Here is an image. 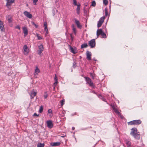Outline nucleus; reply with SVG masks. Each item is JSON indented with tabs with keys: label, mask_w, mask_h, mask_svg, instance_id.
Returning a JSON list of instances; mask_svg holds the SVG:
<instances>
[{
	"label": "nucleus",
	"mask_w": 147,
	"mask_h": 147,
	"mask_svg": "<svg viewBox=\"0 0 147 147\" xmlns=\"http://www.w3.org/2000/svg\"><path fill=\"white\" fill-rule=\"evenodd\" d=\"M53 16H54L55 14V11L53 10Z\"/></svg>",
	"instance_id": "8fccbe9b"
},
{
	"label": "nucleus",
	"mask_w": 147,
	"mask_h": 147,
	"mask_svg": "<svg viewBox=\"0 0 147 147\" xmlns=\"http://www.w3.org/2000/svg\"><path fill=\"white\" fill-rule=\"evenodd\" d=\"M48 113L51 114L52 113V111L51 109H49L48 110Z\"/></svg>",
	"instance_id": "4c0bfd02"
},
{
	"label": "nucleus",
	"mask_w": 147,
	"mask_h": 147,
	"mask_svg": "<svg viewBox=\"0 0 147 147\" xmlns=\"http://www.w3.org/2000/svg\"><path fill=\"white\" fill-rule=\"evenodd\" d=\"M84 5L85 6H87L88 5V3H84Z\"/></svg>",
	"instance_id": "09e8293b"
},
{
	"label": "nucleus",
	"mask_w": 147,
	"mask_h": 147,
	"mask_svg": "<svg viewBox=\"0 0 147 147\" xmlns=\"http://www.w3.org/2000/svg\"><path fill=\"white\" fill-rule=\"evenodd\" d=\"M73 4L75 6H77V7L76 8L77 13L79 15L80 13V9L81 5L79 3H77V1L76 0H73Z\"/></svg>",
	"instance_id": "f03ea898"
},
{
	"label": "nucleus",
	"mask_w": 147,
	"mask_h": 147,
	"mask_svg": "<svg viewBox=\"0 0 147 147\" xmlns=\"http://www.w3.org/2000/svg\"><path fill=\"white\" fill-rule=\"evenodd\" d=\"M89 45L90 46L91 48H93L95 46L96 42L95 39H92L89 41Z\"/></svg>",
	"instance_id": "39448f33"
},
{
	"label": "nucleus",
	"mask_w": 147,
	"mask_h": 147,
	"mask_svg": "<svg viewBox=\"0 0 147 147\" xmlns=\"http://www.w3.org/2000/svg\"><path fill=\"white\" fill-rule=\"evenodd\" d=\"M65 102V100H61V106H62L63 105V102Z\"/></svg>",
	"instance_id": "58836bf2"
},
{
	"label": "nucleus",
	"mask_w": 147,
	"mask_h": 147,
	"mask_svg": "<svg viewBox=\"0 0 147 147\" xmlns=\"http://www.w3.org/2000/svg\"><path fill=\"white\" fill-rule=\"evenodd\" d=\"M111 107H112V108L113 109H114L116 107H115V106L114 105H111Z\"/></svg>",
	"instance_id": "79ce46f5"
},
{
	"label": "nucleus",
	"mask_w": 147,
	"mask_h": 147,
	"mask_svg": "<svg viewBox=\"0 0 147 147\" xmlns=\"http://www.w3.org/2000/svg\"><path fill=\"white\" fill-rule=\"evenodd\" d=\"M57 80H56L55 81V82L54 83V84L55 85V86H56L57 85Z\"/></svg>",
	"instance_id": "37998d69"
},
{
	"label": "nucleus",
	"mask_w": 147,
	"mask_h": 147,
	"mask_svg": "<svg viewBox=\"0 0 147 147\" xmlns=\"http://www.w3.org/2000/svg\"><path fill=\"white\" fill-rule=\"evenodd\" d=\"M24 15L27 18L31 19L32 17V15L28 11H25L24 12Z\"/></svg>",
	"instance_id": "1a4fd4ad"
},
{
	"label": "nucleus",
	"mask_w": 147,
	"mask_h": 147,
	"mask_svg": "<svg viewBox=\"0 0 147 147\" xmlns=\"http://www.w3.org/2000/svg\"><path fill=\"white\" fill-rule=\"evenodd\" d=\"M16 29H18L19 30H20V28L19 26L17 25L16 26Z\"/></svg>",
	"instance_id": "ea45409f"
},
{
	"label": "nucleus",
	"mask_w": 147,
	"mask_h": 147,
	"mask_svg": "<svg viewBox=\"0 0 147 147\" xmlns=\"http://www.w3.org/2000/svg\"><path fill=\"white\" fill-rule=\"evenodd\" d=\"M37 92H34V89L31 91L30 94V96L31 98L32 99L36 95Z\"/></svg>",
	"instance_id": "2eb2a0df"
},
{
	"label": "nucleus",
	"mask_w": 147,
	"mask_h": 147,
	"mask_svg": "<svg viewBox=\"0 0 147 147\" xmlns=\"http://www.w3.org/2000/svg\"><path fill=\"white\" fill-rule=\"evenodd\" d=\"M137 130L136 128H133L131 129L130 134L132 136L136 139H139L140 138L139 134L137 133Z\"/></svg>",
	"instance_id": "f257e3e1"
},
{
	"label": "nucleus",
	"mask_w": 147,
	"mask_h": 147,
	"mask_svg": "<svg viewBox=\"0 0 147 147\" xmlns=\"http://www.w3.org/2000/svg\"><path fill=\"white\" fill-rule=\"evenodd\" d=\"M101 35L102 36V37L103 38H106L107 37L106 34L103 32L101 34Z\"/></svg>",
	"instance_id": "7c9ffc66"
},
{
	"label": "nucleus",
	"mask_w": 147,
	"mask_h": 147,
	"mask_svg": "<svg viewBox=\"0 0 147 147\" xmlns=\"http://www.w3.org/2000/svg\"><path fill=\"white\" fill-rule=\"evenodd\" d=\"M84 78L86 82V84H88L90 86H94L92 81L89 78L85 76Z\"/></svg>",
	"instance_id": "20e7f679"
},
{
	"label": "nucleus",
	"mask_w": 147,
	"mask_h": 147,
	"mask_svg": "<svg viewBox=\"0 0 147 147\" xmlns=\"http://www.w3.org/2000/svg\"><path fill=\"white\" fill-rule=\"evenodd\" d=\"M65 136H61V137L62 138H64Z\"/></svg>",
	"instance_id": "864d4df0"
},
{
	"label": "nucleus",
	"mask_w": 147,
	"mask_h": 147,
	"mask_svg": "<svg viewBox=\"0 0 147 147\" xmlns=\"http://www.w3.org/2000/svg\"><path fill=\"white\" fill-rule=\"evenodd\" d=\"M52 116H53L52 113L50 115H49V116L50 117H51Z\"/></svg>",
	"instance_id": "3c124183"
},
{
	"label": "nucleus",
	"mask_w": 147,
	"mask_h": 147,
	"mask_svg": "<svg viewBox=\"0 0 147 147\" xmlns=\"http://www.w3.org/2000/svg\"><path fill=\"white\" fill-rule=\"evenodd\" d=\"M73 67H76V62H74L73 63Z\"/></svg>",
	"instance_id": "a19ab883"
},
{
	"label": "nucleus",
	"mask_w": 147,
	"mask_h": 147,
	"mask_svg": "<svg viewBox=\"0 0 147 147\" xmlns=\"http://www.w3.org/2000/svg\"><path fill=\"white\" fill-rule=\"evenodd\" d=\"M38 0H33V3L34 5H36V3L38 1Z\"/></svg>",
	"instance_id": "e433bc0d"
},
{
	"label": "nucleus",
	"mask_w": 147,
	"mask_h": 147,
	"mask_svg": "<svg viewBox=\"0 0 147 147\" xmlns=\"http://www.w3.org/2000/svg\"><path fill=\"white\" fill-rule=\"evenodd\" d=\"M94 60H95V61H96V60H95V59H94Z\"/></svg>",
	"instance_id": "5fc2aeb1"
},
{
	"label": "nucleus",
	"mask_w": 147,
	"mask_h": 147,
	"mask_svg": "<svg viewBox=\"0 0 147 147\" xmlns=\"http://www.w3.org/2000/svg\"><path fill=\"white\" fill-rule=\"evenodd\" d=\"M37 37H38V40H41V39H42L41 37L40 36H39L38 35H37Z\"/></svg>",
	"instance_id": "a18cd8bd"
},
{
	"label": "nucleus",
	"mask_w": 147,
	"mask_h": 147,
	"mask_svg": "<svg viewBox=\"0 0 147 147\" xmlns=\"http://www.w3.org/2000/svg\"><path fill=\"white\" fill-rule=\"evenodd\" d=\"M54 79H55V81L56 80H57V76H56V75H55V78H54Z\"/></svg>",
	"instance_id": "de8ad7c7"
},
{
	"label": "nucleus",
	"mask_w": 147,
	"mask_h": 147,
	"mask_svg": "<svg viewBox=\"0 0 147 147\" xmlns=\"http://www.w3.org/2000/svg\"><path fill=\"white\" fill-rule=\"evenodd\" d=\"M86 59L88 60H90L91 59L92 54L89 51L86 52Z\"/></svg>",
	"instance_id": "6e6552de"
},
{
	"label": "nucleus",
	"mask_w": 147,
	"mask_h": 147,
	"mask_svg": "<svg viewBox=\"0 0 147 147\" xmlns=\"http://www.w3.org/2000/svg\"><path fill=\"white\" fill-rule=\"evenodd\" d=\"M38 48L39 50H38V54L40 55L42 53V52L43 50V45H40L39 46H38Z\"/></svg>",
	"instance_id": "9d476101"
},
{
	"label": "nucleus",
	"mask_w": 147,
	"mask_h": 147,
	"mask_svg": "<svg viewBox=\"0 0 147 147\" xmlns=\"http://www.w3.org/2000/svg\"><path fill=\"white\" fill-rule=\"evenodd\" d=\"M105 17H104V16L100 18V20H99L98 21H99L101 22H102L103 23V22L104 21V20H105Z\"/></svg>",
	"instance_id": "5701e85b"
},
{
	"label": "nucleus",
	"mask_w": 147,
	"mask_h": 147,
	"mask_svg": "<svg viewBox=\"0 0 147 147\" xmlns=\"http://www.w3.org/2000/svg\"><path fill=\"white\" fill-rule=\"evenodd\" d=\"M88 46V45L86 43H84L82 44L81 46V48L82 49L84 48H86Z\"/></svg>",
	"instance_id": "412c9836"
},
{
	"label": "nucleus",
	"mask_w": 147,
	"mask_h": 147,
	"mask_svg": "<svg viewBox=\"0 0 147 147\" xmlns=\"http://www.w3.org/2000/svg\"><path fill=\"white\" fill-rule=\"evenodd\" d=\"M70 50L71 52L74 54L76 53L74 51V49L72 47H70Z\"/></svg>",
	"instance_id": "2f4dec72"
},
{
	"label": "nucleus",
	"mask_w": 147,
	"mask_h": 147,
	"mask_svg": "<svg viewBox=\"0 0 147 147\" xmlns=\"http://www.w3.org/2000/svg\"><path fill=\"white\" fill-rule=\"evenodd\" d=\"M7 1L6 6L8 8H9V6L11 5V4L14 3V0H6Z\"/></svg>",
	"instance_id": "423d86ee"
},
{
	"label": "nucleus",
	"mask_w": 147,
	"mask_h": 147,
	"mask_svg": "<svg viewBox=\"0 0 147 147\" xmlns=\"http://www.w3.org/2000/svg\"><path fill=\"white\" fill-rule=\"evenodd\" d=\"M24 49V53L25 55H27L28 53V47L26 45H24L23 47Z\"/></svg>",
	"instance_id": "9b49d317"
},
{
	"label": "nucleus",
	"mask_w": 147,
	"mask_h": 147,
	"mask_svg": "<svg viewBox=\"0 0 147 147\" xmlns=\"http://www.w3.org/2000/svg\"><path fill=\"white\" fill-rule=\"evenodd\" d=\"M6 19L7 20L9 23H11L12 22V17L10 15H8L6 16Z\"/></svg>",
	"instance_id": "f3484780"
},
{
	"label": "nucleus",
	"mask_w": 147,
	"mask_h": 147,
	"mask_svg": "<svg viewBox=\"0 0 147 147\" xmlns=\"http://www.w3.org/2000/svg\"><path fill=\"white\" fill-rule=\"evenodd\" d=\"M4 28L3 25V22L0 20V29L1 31H3Z\"/></svg>",
	"instance_id": "6ab92c4d"
},
{
	"label": "nucleus",
	"mask_w": 147,
	"mask_h": 147,
	"mask_svg": "<svg viewBox=\"0 0 147 147\" xmlns=\"http://www.w3.org/2000/svg\"><path fill=\"white\" fill-rule=\"evenodd\" d=\"M72 129L73 130H74L75 129V127H72Z\"/></svg>",
	"instance_id": "603ef678"
},
{
	"label": "nucleus",
	"mask_w": 147,
	"mask_h": 147,
	"mask_svg": "<svg viewBox=\"0 0 147 147\" xmlns=\"http://www.w3.org/2000/svg\"><path fill=\"white\" fill-rule=\"evenodd\" d=\"M71 38H72V36H71Z\"/></svg>",
	"instance_id": "6e6d98bb"
},
{
	"label": "nucleus",
	"mask_w": 147,
	"mask_h": 147,
	"mask_svg": "<svg viewBox=\"0 0 147 147\" xmlns=\"http://www.w3.org/2000/svg\"><path fill=\"white\" fill-rule=\"evenodd\" d=\"M33 116H39V115H37V114L36 113H35L34 114Z\"/></svg>",
	"instance_id": "49530a36"
},
{
	"label": "nucleus",
	"mask_w": 147,
	"mask_h": 147,
	"mask_svg": "<svg viewBox=\"0 0 147 147\" xmlns=\"http://www.w3.org/2000/svg\"><path fill=\"white\" fill-rule=\"evenodd\" d=\"M43 107L42 106H41L40 107L39 109V112L41 113H42L43 111Z\"/></svg>",
	"instance_id": "393cba45"
},
{
	"label": "nucleus",
	"mask_w": 147,
	"mask_h": 147,
	"mask_svg": "<svg viewBox=\"0 0 147 147\" xmlns=\"http://www.w3.org/2000/svg\"><path fill=\"white\" fill-rule=\"evenodd\" d=\"M126 144L128 146H131V143L129 141H126L125 142Z\"/></svg>",
	"instance_id": "bb28decb"
},
{
	"label": "nucleus",
	"mask_w": 147,
	"mask_h": 147,
	"mask_svg": "<svg viewBox=\"0 0 147 147\" xmlns=\"http://www.w3.org/2000/svg\"><path fill=\"white\" fill-rule=\"evenodd\" d=\"M44 26H45V31L46 32L45 34V36H47L48 33V31L47 28V23L46 22H44Z\"/></svg>",
	"instance_id": "f8f14e48"
},
{
	"label": "nucleus",
	"mask_w": 147,
	"mask_h": 147,
	"mask_svg": "<svg viewBox=\"0 0 147 147\" xmlns=\"http://www.w3.org/2000/svg\"><path fill=\"white\" fill-rule=\"evenodd\" d=\"M46 123L47 125L49 128H51L53 127V124L52 121L50 120L47 121Z\"/></svg>",
	"instance_id": "0eeeda50"
},
{
	"label": "nucleus",
	"mask_w": 147,
	"mask_h": 147,
	"mask_svg": "<svg viewBox=\"0 0 147 147\" xmlns=\"http://www.w3.org/2000/svg\"><path fill=\"white\" fill-rule=\"evenodd\" d=\"M113 110H114V112L116 113H117V114H120L119 112V111L118 110V109L116 108H115L114 109H113Z\"/></svg>",
	"instance_id": "a878e982"
},
{
	"label": "nucleus",
	"mask_w": 147,
	"mask_h": 147,
	"mask_svg": "<svg viewBox=\"0 0 147 147\" xmlns=\"http://www.w3.org/2000/svg\"><path fill=\"white\" fill-rule=\"evenodd\" d=\"M141 122L140 120H134L128 122V124L129 125H137L141 124Z\"/></svg>",
	"instance_id": "7ed1b4c3"
},
{
	"label": "nucleus",
	"mask_w": 147,
	"mask_h": 147,
	"mask_svg": "<svg viewBox=\"0 0 147 147\" xmlns=\"http://www.w3.org/2000/svg\"><path fill=\"white\" fill-rule=\"evenodd\" d=\"M23 32L24 34V36H26L28 34V30L26 27H23L22 28Z\"/></svg>",
	"instance_id": "4468645a"
},
{
	"label": "nucleus",
	"mask_w": 147,
	"mask_h": 147,
	"mask_svg": "<svg viewBox=\"0 0 147 147\" xmlns=\"http://www.w3.org/2000/svg\"><path fill=\"white\" fill-rule=\"evenodd\" d=\"M103 32L102 29H98L96 32V35L97 37H98L100 35H101Z\"/></svg>",
	"instance_id": "dca6fc26"
},
{
	"label": "nucleus",
	"mask_w": 147,
	"mask_h": 147,
	"mask_svg": "<svg viewBox=\"0 0 147 147\" xmlns=\"http://www.w3.org/2000/svg\"><path fill=\"white\" fill-rule=\"evenodd\" d=\"M72 27H73V31L74 32V33L76 34V28L74 27V25H72Z\"/></svg>",
	"instance_id": "72a5a7b5"
},
{
	"label": "nucleus",
	"mask_w": 147,
	"mask_h": 147,
	"mask_svg": "<svg viewBox=\"0 0 147 147\" xmlns=\"http://www.w3.org/2000/svg\"><path fill=\"white\" fill-rule=\"evenodd\" d=\"M47 96H48V95L47 94H45L44 95V98L45 99L47 98Z\"/></svg>",
	"instance_id": "c03bdc74"
},
{
	"label": "nucleus",
	"mask_w": 147,
	"mask_h": 147,
	"mask_svg": "<svg viewBox=\"0 0 147 147\" xmlns=\"http://www.w3.org/2000/svg\"><path fill=\"white\" fill-rule=\"evenodd\" d=\"M40 70L38 67H36L35 70V72L36 74H37L38 73L40 72Z\"/></svg>",
	"instance_id": "4be33fe9"
},
{
	"label": "nucleus",
	"mask_w": 147,
	"mask_h": 147,
	"mask_svg": "<svg viewBox=\"0 0 147 147\" xmlns=\"http://www.w3.org/2000/svg\"><path fill=\"white\" fill-rule=\"evenodd\" d=\"M44 143H38L37 145V147H44Z\"/></svg>",
	"instance_id": "aec40b11"
},
{
	"label": "nucleus",
	"mask_w": 147,
	"mask_h": 147,
	"mask_svg": "<svg viewBox=\"0 0 147 147\" xmlns=\"http://www.w3.org/2000/svg\"><path fill=\"white\" fill-rule=\"evenodd\" d=\"M103 23L101 22L98 21L97 24V27L98 28H99L100 27L102 24Z\"/></svg>",
	"instance_id": "b1692460"
},
{
	"label": "nucleus",
	"mask_w": 147,
	"mask_h": 147,
	"mask_svg": "<svg viewBox=\"0 0 147 147\" xmlns=\"http://www.w3.org/2000/svg\"><path fill=\"white\" fill-rule=\"evenodd\" d=\"M90 76L91 77H92V79H94V77L95 75V74H93L92 73H90Z\"/></svg>",
	"instance_id": "c9c22d12"
},
{
	"label": "nucleus",
	"mask_w": 147,
	"mask_h": 147,
	"mask_svg": "<svg viewBox=\"0 0 147 147\" xmlns=\"http://www.w3.org/2000/svg\"><path fill=\"white\" fill-rule=\"evenodd\" d=\"M108 3V2L107 0H103V3L105 5H107Z\"/></svg>",
	"instance_id": "c85d7f7f"
},
{
	"label": "nucleus",
	"mask_w": 147,
	"mask_h": 147,
	"mask_svg": "<svg viewBox=\"0 0 147 147\" xmlns=\"http://www.w3.org/2000/svg\"><path fill=\"white\" fill-rule=\"evenodd\" d=\"M105 16H107L108 15V9L107 8H105Z\"/></svg>",
	"instance_id": "cd10ccee"
},
{
	"label": "nucleus",
	"mask_w": 147,
	"mask_h": 147,
	"mask_svg": "<svg viewBox=\"0 0 147 147\" xmlns=\"http://www.w3.org/2000/svg\"><path fill=\"white\" fill-rule=\"evenodd\" d=\"M61 143L60 142H56L52 143L51 144V145L52 146H59L60 145Z\"/></svg>",
	"instance_id": "a211bd4d"
},
{
	"label": "nucleus",
	"mask_w": 147,
	"mask_h": 147,
	"mask_svg": "<svg viewBox=\"0 0 147 147\" xmlns=\"http://www.w3.org/2000/svg\"><path fill=\"white\" fill-rule=\"evenodd\" d=\"M96 3L95 1H93L91 5L95 7L96 5Z\"/></svg>",
	"instance_id": "473e14b6"
},
{
	"label": "nucleus",
	"mask_w": 147,
	"mask_h": 147,
	"mask_svg": "<svg viewBox=\"0 0 147 147\" xmlns=\"http://www.w3.org/2000/svg\"><path fill=\"white\" fill-rule=\"evenodd\" d=\"M99 97L102 100L105 102H106V101L105 98L103 97L101 95H99Z\"/></svg>",
	"instance_id": "c756f323"
},
{
	"label": "nucleus",
	"mask_w": 147,
	"mask_h": 147,
	"mask_svg": "<svg viewBox=\"0 0 147 147\" xmlns=\"http://www.w3.org/2000/svg\"><path fill=\"white\" fill-rule=\"evenodd\" d=\"M74 20L75 21V23L76 24L77 27L79 28H81L82 27V26L80 24L79 21L77 20L76 19H75Z\"/></svg>",
	"instance_id": "ddd939ff"
},
{
	"label": "nucleus",
	"mask_w": 147,
	"mask_h": 147,
	"mask_svg": "<svg viewBox=\"0 0 147 147\" xmlns=\"http://www.w3.org/2000/svg\"><path fill=\"white\" fill-rule=\"evenodd\" d=\"M32 24L36 28H38V26L34 22H32Z\"/></svg>",
	"instance_id": "f704fd0d"
}]
</instances>
